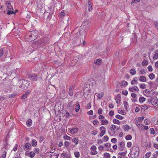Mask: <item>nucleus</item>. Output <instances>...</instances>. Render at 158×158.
<instances>
[{"mask_svg":"<svg viewBox=\"0 0 158 158\" xmlns=\"http://www.w3.org/2000/svg\"><path fill=\"white\" fill-rule=\"evenodd\" d=\"M106 148L110 147L111 146V144L109 143H107L104 144Z\"/></svg>","mask_w":158,"mask_h":158,"instance_id":"nucleus-64","label":"nucleus"},{"mask_svg":"<svg viewBox=\"0 0 158 158\" xmlns=\"http://www.w3.org/2000/svg\"><path fill=\"white\" fill-rule=\"evenodd\" d=\"M38 31L35 30L29 32L27 33L25 38L28 41H32L35 40L38 37Z\"/></svg>","mask_w":158,"mask_h":158,"instance_id":"nucleus-1","label":"nucleus"},{"mask_svg":"<svg viewBox=\"0 0 158 158\" xmlns=\"http://www.w3.org/2000/svg\"><path fill=\"white\" fill-rule=\"evenodd\" d=\"M151 154V152H147L145 155V157L146 158H149Z\"/></svg>","mask_w":158,"mask_h":158,"instance_id":"nucleus-37","label":"nucleus"},{"mask_svg":"<svg viewBox=\"0 0 158 158\" xmlns=\"http://www.w3.org/2000/svg\"><path fill=\"white\" fill-rule=\"evenodd\" d=\"M6 5H7V10H8L7 13V14L10 15L11 14H14V12L13 11V8L11 5V1H7L6 2Z\"/></svg>","mask_w":158,"mask_h":158,"instance_id":"nucleus-4","label":"nucleus"},{"mask_svg":"<svg viewBox=\"0 0 158 158\" xmlns=\"http://www.w3.org/2000/svg\"><path fill=\"white\" fill-rule=\"evenodd\" d=\"M155 75L152 73H151L149 75V77L151 80H152L155 78Z\"/></svg>","mask_w":158,"mask_h":158,"instance_id":"nucleus-28","label":"nucleus"},{"mask_svg":"<svg viewBox=\"0 0 158 158\" xmlns=\"http://www.w3.org/2000/svg\"><path fill=\"white\" fill-rule=\"evenodd\" d=\"M6 151H4L3 152L2 154V158H5L6 156Z\"/></svg>","mask_w":158,"mask_h":158,"instance_id":"nucleus-58","label":"nucleus"},{"mask_svg":"<svg viewBox=\"0 0 158 158\" xmlns=\"http://www.w3.org/2000/svg\"><path fill=\"white\" fill-rule=\"evenodd\" d=\"M27 96L28 95L24 94L22 96L21 98L22 99H25L27 98Z\"/></svg>","mask_w":158,"mask_h":158,"instance_id":"nucleus-55","label":"nucleus"},{"mask_svg":"<svg viewBox=\"0 0 158 158\" xmlns=\"http://www.w3.org/2000/svg\"><path fill=\"white\" fill-rule=\"evenodd\" d=\"M27 77L31 80L33 81H37L38 80V75L35 73H31L29 72L27 73Z\"/></svg>","mask_w":158,"mask_h":158,"instance_id":"nucleus-5","label":"nucleus"},{"mask_svg":"<svg viewBox=\"0 0 158 158\" xmlns=\"http://www.w3.org/2000/svg\"><path fill=\"white\" fill-rule=\"evenodd\" d=\"M118 113L122 115H124L125 114V112L124 110H118Z\"/></svg>","mask_w":158,"mask_h":158,"instance_id":"nucleus-36","label":"nucleus"},{"mask_svg":"<svg viewBox=\"0 0 158 158\" xmlns=\"http://www.w3.org/2000/svg\"><path fill=\"white\" fill-rule=\"evenodd\" d=\"M140 88L142 89H145L146 88V85L144 84H141L140 85Z\"/></svg>","mask_w":158,"mask_h":158,"instance_id":"nucleus-42","label":"nucleus"},{"mask_svg":"<svg viewBox=\"0 0 158 158\" xmlns=\"http://www.w3.org/2000/svg\"><path fill=\"white\" fill-rule=\"evenodd\" d=\"M148 64V61L145 60H144L142 63V64L143 66H144L147 65Z\"/></svg>","mask_w":158,"mask_h":158,"instance_id":"nucleus-33","label":"nucleus"},{"mask_svg":"<svg viewBox=\"0 0 158 158\" xmlns=\"http://www.w3.org/2000/svg\"><path fill=\"white\" fill-rule=\"evenodd\" d=\"M88 10L89 11H91L92 10V6L91 5L90 2L89 0L88 1Z\"/></svg>","mask_w":158,"mask_h":158,"instance_id":"nucleus-19","label":"nucleus"},{"mask_svg":"<svg viewBox=\"0 0 158 158\" xmlns=\"http://www.w3.org/2000/svg\"><path fill=\"white\" fill-rule=\"evenodd\" d=\"M31 145L33 147L36 146L37 145V141L35 139H33L31 141Z\"/></svg>","mask_w":158,"mask_h":158,"instance_id":"nucleus-23","label":"nucleus"},{"mask_svg":"<svg viewBox=\"0 0 158 158\" xmlns=\"http://www.w3.org/2000/svg\"><path fill=\"white\" fill-rule=\"evenodd\" d=\"M113 122L116 124L119 125L120 124V122L119 120L117 119H114L113 120Z\"/></svg>","mask_w":158,"mask_h":158,"instance_id":"nucleus-27","label":"nucleus"},{"mask_svg":"<svg viewBox=\"0 0 158 158\" xmlns=\"http://www.w3.org/2000/svg\"><path fill=\"white\" fill-rule=\"evenodd\" d=\"M19 83L20 84L19 87L23 90L26 89L29 86V82L26 80H19Z\"/></svg>","mask_w":158,"mask_h":158,"instance_id":"nucleus-3","label":"nucleus"},{"mask_svg":"<svg viewBox=\"0 0 158 158\" xmlns=\"http://www.w3.org/2000/svg\"><path fill=\"white\" fill-rule=\"evenodd\" d=\"M6 50L4 48H0V57L2 56L5 53Z\"/></svg>","mask_w":158,"mask_h":158,"instance_id":"nucleus-13","label":"nucleus"},{"mask_svg":"<svg viewBox=\"0 0 158 158\" xmlns=\"http://www.w3.org/2000/svg\"><path fill=\"white\" fill-rule=\"evenodd\" d=\"M125 146V143L123 142H121L119 143V145L118 147L119 149L121 151H123L124 149Z\"/></svg>","mask_w":158,"mask_h":158,"instance_id":"nucleus-11","label":"nucleus"},{"mask_svg":"<svg viewBox=\"0 0 158 158\" xmlns=\"http://www.w3.org/2000/svg\"><path fill=\"white\" fill-rule=\"evenodd\" d=\"M34 153L35 152V153H37L38 154L39 152V149L38 148H34Z\"/></svg>","mask_w":158,"mask_h":158,"instance_id":"nucleus-52","label":"nucleus"},{"mask_svg":"<svg viewBox=\"0 0 158 158\" xmlns=\"http://www.w3.org/2000/svg\"><path fill=\"white\" fill-rule=\"evenodd\" d=\"M32 123V120L31 119H29L26 122V125L28 126H31Z\"/></svg>","mask_w":158,"mask_h":158,"instance_id":"nucleus-25","label":"nucleus"},{"mask_svg":"<svg viewBox=\"0 0 158 158\" xmlns=\"http://www.w3.org/2000/svg\"><path fill=\"white\" fill-rule=\"evenodd\" d=\"M35 155V153L33 151H31L29 152V156L31 158H33Z\"/></svg>","mask_w":158,"mask_h":158,"instance_id":"nucleus-35","label":"nucleus"},{"mask_svg":"<svg viewBox=\"0 0 158 158\" xmlns=\"http://www.w3.org/2000/svg\"><path fill=\"white\" fill-rule=\"evenodd\" d=\"M64 138L65 139H67L68 140H70L71 139V137L67 135H65L64 136Z\"/></svg>","mask_w":158,"mask_h":158,"instance_id":"nucleus-57","label":"nucleus"},{"mask_svg":"<svg viewBox=\"0 0 158 158\" xmlns=\"http://www.w3.org/2000/svg\"><path fill=\"white\" fill-rule=\"evenodd\" d=\"M133 89L134 90L136 91H138L139 90V88L136 86H134L133 87Z\"/></svg>","mask_w":158,"mask_h":158,"instance_id":"nucleus-59","label":"nucleus"},{"mask_svg":"<svg viewBox=\"0 0 158 158\" xmlns=\"http://www.w3.org/2000/svg\"><path fill=\"white\" fill-rule=\"evenodd\" d=\"M145 100V98L143 97H141L139 98V101L140 103H143Z\"/></svg>","mask_w":158,"mask_h":158,"instance_id":"nucleus-34","label":"nucleus"},{"mask_svg":"<svg viewBox=\"0 0 158 158\" xmlns=\"http://www.w3.org/2000/svg\"><path fill=\"white\" fill-rule=\"evenodd\" d=\"M115 118L117 119L120 120L123 119L124 118L123 117L119 114H117L115 116Z\"/></svg>","mask_w":158,"mask_h":158,"instance_id":"nucleus-32","label":"nucleus"},{"mask_svg":"<svg viewBox=\"0 0 158 158\" xmlns=\"http://www.w3.org/2000/svg\"><path fill=\"white\" fill-rule=\"evenodd\" d=\"M122 94L125 96H126L128 94V91L127 90H124L122 91Z\"/></svg>","mask_w":158,"mask_h":158,"instance_id":"nucleus-50","label":"nucleus"},{"mask_svg":"<svg viewBox=\"0 0 158 158\" xmlns=\"http://www.w3.org/2000/svg\"><path fill=\"white\" fill-rule=\"evenodd\" d=\"M158 58V49L156 50L155 52V53L153 57V58L154 60H156Z\"/></svg>","mask_w":158,"mask_h":158,"instance_id":"nucleus-21","label":"nucleus"},{"mask_svg":"<svg viewBox=\"0 0 158 158\" xmlns=\"http://www.w3.org/2000/svg\"><path fill=\"white\" fill-rule=\"evenodd\" d=\"M102 112V110L101 108H99L98 110V114H101Z\"/></svg>","mask_w":158,"mask_h":158,"instance_id":"nucleus-62","label":"nucleus"},{"mask_svg":"<svg viewBox=\"0 0 158 158\" xmlns=\"http://www.w3.org/2000/svg\"><path fill=\"white\" fill-rule=\"evenodd\" d=\"M121 95L120 94L117 95L116 97L115 98L116 102L117 103H119L121 101Z\"/></svg>","mask_w":158,"mask_h":158,"instance_id":"nucleus-14","label":"nucleus"},{"mask_svg":"<svg viewBox=\"0 0 158 158\" xmlns=\"http://www.w3.org/2000/svg\"><path fill=\"white\" fill-rule=\"evenodd\" d=\"M99 123V122L98 120H94L93 121V123L94 125H97Z\"/></svg>","mask_w":158,"mask_h":158,"instance_id":"nucleus-61","label":"nucleus"},{"mask_svg":"<svg viewBox=\"0 0 158 158\" xmlns=\"http://www.w3.org/2000/svg\"><path fill=\"white\" fill-rule=\"evenodd\" d=\"M101 59H98L94 60V63L98 65H99L101 64Z\"/></svg>","mask_w":158,"mask_h":158,"instance_id":"nucleus-22","label":"nucleus"},{"mask_svg":"<svg viewBox=\"0 0 158 158\" xmlns=\"http://www.w3.org/2000/svg\"><path fill=\"white\" fill-rule=\"evenodd\" d=\"M141 109L145 110L148 108V106L146 104H144L143 105H142L140 106Z\"/></svg>","mask_w":158,"mask_h":158,"instance_id":"nucleus-30","label":"nucleus"},{"mask_svg":"<svg viewBox=\"0 0 158 158\" xmlns=\"http://www.w3.org/2000/svg\"><path fill=\"white\" fill-rule=\"evenodd\" d=\"M8 143H5L4 144V148H3V149H4V148L6 150L8 148Z\"/></svg>","mask_w":158,"mask_h":158,"instance_id":"nucleus-54","label":"nucleus"},{"mask_svg":"<svg viewBox=\"0 0 158 158\" xmlns=\"http://www.w3.org/2000/svg\"><path fill=\"white\" fill-rule=\"evenodd\" d=\"M139 80L143 82H146L147 81L146 78L144 76H141L140 77Z\"/></svg>","mask_w":158,"mask_h":158,"instance_id":"nucleus-15","label":"nucleus"},{"mask_svg":"<svg viewBox=\"0 0 158 158\" xmlns=\"http://www.w3.org/2000/svg\"><path fill=\"white\" fill-rule=\"evenodd\" d=\"M130 73L131 75H134L135 74L136 72L134 69H132L130 70Z\"/></svg>","mask_w":158,"mask_h":158,"instance_id":"nucleus-29","label":"nucleus"},{"mask_svg":"<svg viewBox=\"0 0 158 158\" xmlns=\"http://www.w3.org/2000/svg\"><path fill=\"white\" fill-rule=\"evenodd\" d=\"M111 142L113 143H115L117 142V139L116 138H113L111 139Z\"/></svg>","mask_w":158,"mask_h":158,"instance_id":"nucleus-56","label":"nucleus"},{"mask_svg":"<svg viewBox=\"0 0 158 158\" xmlns=\"http://www.w3.org/2000/svg\"><path fill=\"white\" fill-rule=\"evenodd\" d=\"M73 40L75 41V43H77V44L80 45V33L77 32L73 35Z\"/></svg>","mask_w":158,"mask_h":158,"instance_id":"nucleus-6","label":"nucleus"},{"mask_svg":"<svg viewBox=\"0 0 158 158\" xmlns=\"http://www.w3.org/2000/svg\"><path fill=\"white\" fill-rule=\"evenodd\" d=\"M139 148L137 145H134L130 150L131 158H138L139 155Z\"/></svg>","mask_w":158,"mask_h":158,"instance_id":"nucleus-2","label":"nucleus"},{"mask_svg":"<svg viewBox=\"0 0 158 158\" xmlns=\"http://www.w3.org/2000/svg\"><path fill=\"white\" fill-rule=\"evenodd\" d=\"M96 147L94 145H93L90 148L91 150L93 151H96Z\"/></svg>","mask_w":158,"mask_h":158,"instance_id":"nucleus-45","label":"nucleus"},{"mask_svg":"<svg viewBox=\"0 0 158 158\" xmlns=\"http://www.w3.org/2000/svg\"><path fill=\"white\" fill-rule=\"evenodd\" d=\"M127 152L126 151L125 152H119L118 153V155H119L118 158H123V157H125V156L127 154Z\"/></svg>","mask_w":158,"mask_h":158,"instance_id":"nucleus-12","label":"nucleus"},{"mask_svg":"<svg viewBox=\"0 0 158 158\" xmlns=\"http://www.w3.org/2000/svg\"><path fill=\"white\" fill-rule=\"evenodd\" d=\"M103 94L102 93L99 94L98 96V98L99 99H101L103 96Z\"/></svg>","mask_w":158,"mask_h":158,"instance_id":"nucleus-60","label":"nucleus"},{"mask_svg":"<svg viewBox=\"0 0 158 158\" xmlns=\"http://www.w3.org/2000/svg\"><path fill=\"white\" fill-rule=\"evenodd\" d=\"M144 92H145L146 93H148L149 94H150L151 92H152V90H150L147 89H145L144 91Z\"/></svg>","mask_w":158,"mask_h":158,"instance_id":"nucleus-49","label":"nucleus"},{"mask_svg":"<svg viewBox=\"0 0 158 158\" xmlns=\"http://www.w3.org/2000/svg\"><path fill=\"white\" fill-rule=\"evenodd\" d=\"M74 155L75 157L77 158H78L80 157V153L78 152H74Z\"/></svg>","mask_w":158,"mask_h":158,"instance_id":"nucleus-31","label":"nucleus"},{"mask_svg":"<svg viewBox=\"0 0 158 158\" xmlns=\"http://www.w3.org/2000/svg\"><path fill=\"white\" fill-rule=\"evenodd\" d=\"M101 132L99 134L100 137H102L106 133V129L105 127L102 126L100 128Z\"/></svg>","mask_w":158,"mask_h":158,"instance_id":"nucleus-8","label":"nucleus"},{"mask_svg":"<svg viewBox=\"0 0 158 158\" xmlns=\"http://www.w3.org/2000/svg\"><path fill=\"white\" fill-rule=\"evenodd\" d=\"M144 118V117L143 116L139 117V118H138V119L139 120V122L140 123L141 121H142L143 120Z\"/></svg>","mask_w":158,"mask_h":158,"instance_id":"nucleus-46","label":"nucleus"},{"mask_svg":"<svg viewBox=\"0 0 158 158\" xmlns=\"http://www.w3.org/2000/svg\"><path fill=\"white\" fill-rule=\"evenodd\" d=\"M104 157L105 158H110V155L107 152L105 153L104 155Z\"/></svg>","mask_w":158,"mask_h":158,"instance_id":"nucleus-39","label":"nucleus"},{"mask_svg":"<svg viewBox=\"0 0 158 158\" xmlns=\"http://www.w3.org/2000/svg\"><path fill=\"white\" fill-rule=\"evenodd\" d=\"M80 108V106L79 105V103H78L77 104V105L76 106L75 108V110L76 112H78Z\"/></svg>","mask_w":158,"mask_h":158,"instance_id":"nucleus-24","label":"nucleus"},{"mask_svg":"<svg viewBox=\"0 0 158 158\" xmlns=\"http://www.w3.org/2000/svg\"><path fill=\"white\" fill-rule=\"evenodd\" d=\"M109 139V138L108 136L105 135L103 138V140L104 142L107 141Z\"/></svg>","mask_w":158,"mask_h":158,"instance_id":"nucleus-43","label":"nucleus"},{"mask_svg":"<svg viewBox=\"0 0 158 158\" xmlns=\"http://www.w3.org/2000/svg\"><path fill=\"white\" fill-rule=\"evenodd\" d=\"M31 143H26L24 145H22L20 146V149L21 150V151H22V150H28L31 149Z\"/></svg>","mask_w":158,"mask_h":158,"instance_id":"nucleus-7","label":"nucleus"},{"mask_svg":"<svg viewBox=\"0 0 158 158\" xmlns=\"http://www.w3.org/2000/svg\"><path fill=\"white\" fill-rule=\"evenodd\" d=\"M128 85V83L127 81H123L121 83V85L123 86H124Z\"/></svg>","mask_w":158,"mask_h":158,"instance_id":"nucleus-26","label":"nucleus"},{"mask_svg":"<svg viewBox=\"0 0 158 158\" xmlns=\"http://www.w3.org/2000/svg\"><path fill=\"white\" fill-rule=\"evenodd\" d=\"M124 106L126 109H127V107L128 106V102L126 101H124L123 102Z\"/></svg>","mask_w":158,"mask_h":158,"instance_id":"nucleus-48","label":"nucleus"},{"mask_svg":"<svg viewBox=\"0 0 158 158\" xmlns=\"http://www.w3.org/2000/svg\"><path fill=\"white\" fill-rule=\"evenodd\" d=\"M116 126L113 124L111 125L110 127V129L113 132V133H115L114 130L116 129Z\"/></svg>","mask_w":158,"mask_h":158,"instance_id":"nucleus-18","label":"nucleus"},{"mask_svg":"<svg viewBox=\"0 0 158 158\" xmlns=\"http://www.w3.org/2000/svg\"><path fill=\"white\" fill-rule=\"evenodd\" d=\"M144 123L146 125H148L150 124V121L147 119L144 120Z\"/></svg>","mask_w":158,"mask_h":158,"instance_id":"nucleus-44","label":"nucleus"},{"mask_svg":"<svg viewBox=\"0 0 158 158\" xmlns=\"http://www.w3.org/2000/svg\"><path fill=\"white\" fill-rule=\"evenodd\" d=\"M69 142L68 141H65L64 143V146L65 148H68L69 145Z\"/></svg>","mask_w":158,"mask_h":158,"instance_id":"nucleus-40","label":"nucleus"},{"mask_svg":"<svg viewBox=\"0 0 158 158\" xmlns=\"http://www.w3.org/2000/svg\"><path fill=\"white\" fill-rule=\"evenodd\" d=\"M148 71L150 72H152L153 70V69L152 66L151 65L148 66Z\"/></svg>","mask_w":158,"mask_h":158,"instance_id":"nucleus-51","label":"nucleus"},{"mask_svg":"<svg viewBox=\"0 0 158 158\" xmlns=\"http://www.w3.org/2000/svg\"><path fill=\"white\" fill-rule=\"evenodd\" d=\"M74 105V104L73 102V101H71L68 103V106L70 107H73Z\"/></svg>","mask_w":158,"mask_h":158,"instance_id":"nucleus-38","label":"nucleus"},{"mask_svg":"<svg viewBox=\"0 0 158 158\" xmlns=\"http://www.w3.org/2000/svg\"><path fill=\"white\" fill-rule=\"evenodd\" d=\"M74 87L75 86L74 85H73L70 87L69 91V95L72 96L73 95V90L74 89Z\"/></svg>","mask_w":158,"mask_h":158,"instance_id":"nucleus-10","label":"nucleus"},{"mask_svg":"<svg viewBox=\"0 0 158 158\" xmlns=\"http://www.w3.org/2000/svg\"><path fill=\"white\" fill-rule=\"evenodd\" d=\"M153 24L155 25V27L158 30V23L156 22H154L153 23Z\"/></svg>","mask_w":158,"mask_h":158,"instance_id":"nucleus-63","label":"nucleus"},{"mask_svg":"<svg viewBox=\"0 0 158 158\" xmlns=\"http://www.w3.org/2000/svg\"><path fill=\"white\" fill-rule=\"evenodd\" d=\"M150 131H151V134L154 135L155 134V132L153 128H151L150 129Z\"/></svg>","mask_w":158,"mask_h":158,"instance_id":"nucleus-53","label":"nucleus"},{"mask_svg":"<svg viewBox=\"0 0 158 158\" xmlns=\"http://www.w3.org/2000/svg\"><path fill=\"white\" fill-rule=\"evenodd\" d=\"M123 128L125 131H128L131 129V127L128 125H124L123 126Z\"/></svg>","mask_w":158,"mask_h":158,"instance_id":"nucleus-20","label":"nucleus"},{"mask_svg":"<svg viewBox=\"0 0 158 158\" xmlns=\"http://www.w3.org/2000/svg\"><path fill=\"white\" fill-rule=\"evenodd\" d=\"M68 129L69 130L71 134H74L77 132L79 130L78 128L76 127L74 128H69Z\"/></svg>","mask_w":158,"mask_h":158,"instance_id":"nucleus-9","label":"nucleus"},{"mask_svg":"<svg viewBox=\"0 0 158 158\" xmlns=\"http://www.w3.org/2000/svg\"><path fill=\"white\" fill-rule=\"evenodd\" d=\"M132 137L131 135H128L126 136L125 139L127 140H130L132 139Z\"/></svg>","mask_w":158,"mask_h":158,"instance_id":"nucleus-41","label":"nucleus"},{"mask_svg":"<svg viewBox=\"0 0 158 158\" xmlns=\"http://www.w3.org/2000/svg\"><path fill=\"white\" fill-rule=\"evenodd\" d=\"M109 114L110 116L112 117L114 114V112L113 110H110Z\"/></svg>","mask_w":158,"mask_h":158,"instance_id":"nucleus-47","label":"nucleus"},{"mask_svg":"<svg viewBox=\"0 0 158 158\" xmlns=\"http://www.w3.org/2000/svg\"><path fill=\"white\" fill-rule=\"evenodd\" d=\"M72 141L73 143H75V145H77L78 143L79 140L77 138L74 137L72 139Z\"/></svg>","mask_w":158,"mask_h":158,"instance_id":"nucleus-16","label":"nucleus"},{"mask_svg":"<svg viewBox=\"0 0 158 158\" xmlns=\"http://www.w3.org/2000/svg\"><path fill=\"white\" fill-rule=\"evenodd\" d=\"M108 121L106 119L102 120L101 121V123L102 125H105L108 124Z\"/></svg>","mask_w":158,"mask_h":158,"instance_id":"nucleus-17","label":"nucleus"}]
</instances>
